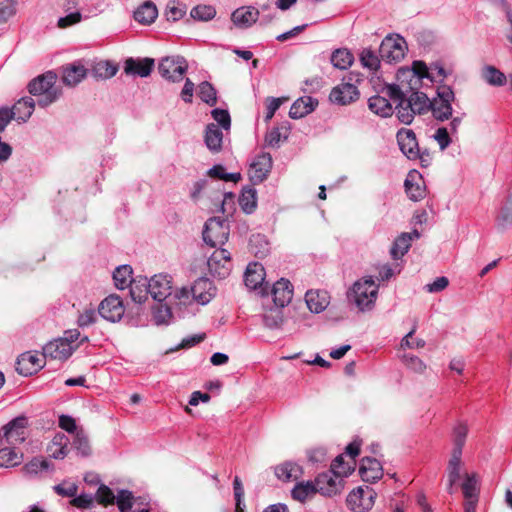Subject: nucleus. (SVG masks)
I'll return each instance as SVG.
<instances>
[{
    "mask_svg": "<svg viewBox=\"0 0 512 512\" xmlns=\"http://www.w3.org/2000/svg\"><path fill=\"white\" fill-rule=\"evenodd\" d=\"M477 482L474 475H467L462 484V490L465 499H478Z\"/></svg>",
    "mask_w": 512,
    "mask_h": 512,
    "instance_id": "obj_57",
    "label": "nucleus"
},
{
    "mask_svg": "<svg viewBox=\"0 0 512 512\" xmlns=\"http://www.w3.org/2000/svg\"><path fill=\"white\" fill-rule=\"evenodd\" d=\"M420 237V233L418 230H413L412 232H404L401 233L393 242L392 247L390 249V255L393 260L401 259L410 249L412 241L414 239H418Z\"/></svg>",
    "mask_w": 512,
    "mask_h": 512,
    "instance_id": "obj_20",
    "label": "nucleus"
},
{
    "mask_svg": "<svg viewBox=\"0 0 512 512\" xmlns=\"http://www.w3.org/2000/svg\"><path fill=\"white\" fill-rule=\"evenodd\" d=\"M276 477L285 482H290L298 479L301 474V467L296 463L287 461L277 465L274 469Z\"/></svg>",
    "mask_w": 512,
    "mask_h": 512,
    "instance_id": "obj_35",
    "label": "nucleus"
},
{
    "mask_svg": "<svg viewBox=\"0 0 512 512\" xmlns=\"http://www.w3.org/2000/svg\"><path fill=\"white\" fill-rule=\"evenodd\" d=\"M318 492V486L316 481L313 482H301L295 485L292 489V497L300 502L306 501L310 496Z\"/></svg>",
    "mask_w": 512,
    "mask_h": 512,
    "instance_id": "obj_44",
    "label": "nucleus"
},
{
    "mask_svg": "<svg viewBox=\"0 0 512 512\" xmlns=\"http://www.w3.org/2000/svg\"><path fill=\"white\" fill-rule=\"evenodd\" d=\"M351 468L352 467L349 463H344V457L342 455L337 456L331 464V471L336 477L347 476L350 473Z\"/></svg>",
    "mask_w": 512,
    "mask_h": 512,
    "instance_id": "obj_60",
    "label": "nucleus"
},
{
    "mask_svg": "<svg viewBox=\"0 0 512 512\" xmlns=\"http://www.w3.org/2000/svg\"><path fill=\"white\" fill-rule=\"evenodd\" d=\"M378 285L371 277L354 283L348 297L361 311L370 310L377 298Z\"/></svg>",
    "mask_w": 512,
    "mask_h": 512,
    "instance_id": "obj_2",
    "label": "nucleus"
},
{
    "mask_svg": "<svg viewBox=\"0 0 512 512\" xmlns=\"http://www.w3.org/2000/svg\"><path fill=\"white\" fill-rule=\"evenodd\" d=\"M188 69L187 61L182 56H167L158 65L160 75L168 81L179 82Z\"/></svg>",
    "mask_w": 512,
    "mask_h": 512,
    "instance_id": "obj_9",
    "label": "nucleus"
},
{
    "mask_svg": "<svg viewBox=\"0 0 512 512\" xmlns=\"http://www.w3.org/2000/svg\"><path fill=\"white\" fill-rule=\"evenodd\" d=\"M172 318V312L168 305L159 302L153 309V319L157 325L168 324Z\"/></svg>",
    "mask_w": 512,
    "mask_h": 512,
    "instance_id": "obj_53",
    "label": "nucleus"
},
{
    "mask_svg": "<svg viewBox=\"0 0 512 512\" xmlns=\"http://www.w3.org/2000/svg\"><path fill=\"white\" fill-rule=\"evenodd\" d=\"M229 236V226L219 217L209 218L204 226L203 240L211 247L223 245Z\"/></svg>",
    "mask_w": 512,
    "mask_h": 512,
    "instance_id": "obj_7",
    "label": "nucleus"
},
{
    "mask_svg": "<svg viewBox=\"0 0 512 512\" xmlns=\"http://www.w3.org/2000/svg\"><path fill=\"white\" fill-rule=\"evenodd\" d=\"M401 75L403 77H410L409 86L411 90H413V85L418 84L422 78H428L431 81L435 80V73L430 72V66L421 61L414 62L412 70L403 71Z\"/></svg>",
    "mask_w": 512,
    "mask_h": 512,
    "instance_id": "obj_25",
    "label": "nucleus"
},
{
    "mask_svg": "<svg viewBox=\"0 0 512 512\" xmlns=\"http://www.w3.org/2000/svg\"><path fill=\"white\" fill-rule=\"evenodd\" d=\"M186 14V6L178 5L174 0L169 1L166 8V16L169 21H177Z\"/></svg>",
    "mask_w": 512,
    "mask_h": 512,
    "instance_id": "obj_56",
    "label": "nucleus"
},
{
    "mask_svg": "<svg viewBox=\"0 0 512 512\" xmlns=\"http://www.w3.org/2000/svg\"><path fill=\"white\" fill-rule=\"evenodd\" d=\"M205 144L211 152H219L222 149L223 133L218 125L210 123L205 130Z\"/></svg>",
    "mask_w": 512,
    "mask_h": 512,
    "instance_id": "obj_31",
    "label": "nucleus"
},
{
    "mask_svg": "<svg viewBox=\"0 0 512 512\" xmlns=\"http://www.w3.org/2000/svg\"><path fill=\"white\" fill-rule=\"evenodd\" d=\"M397 142L402 153L408 158H419V146L415 133L411 129L402 128L397 132Z\"/></svg>",
    "mask_w": 512,
    "mask_h": 512,
    "instance_id": "obj_16",
    "label": "nucleus"
},
{
    "mask_svg": "<svg viewBox=\"0 0 512 512\" xmlns=\"http://www.w3.org/2000/svg\"><path fill=\"white\" fill-rule=\"evenodd\" d=\"M273 301L276 306L284 307L290 303L293 297V287L289 280L281 278L272 289Z\"/></svg>",
    "mask_w": 512,
    "mask_h": 512,
    "instance_id": "obj_23",
    "label": "nucleus"
},
{
    "mask_svg": "<svg viewBox=\"0 0 512 512\" xmlns=\"http://www.w3.org/2000/svg\"><path fill=\"white\" fill-rule=\"evenodd\" d=\"M154 67V59H133L129 58L125 61L124 71L127 74L147 77L150 75Z\"/></svg>",
    "mask_w": 512,
    "mask_h": 512,
    "instance_id": "obj_24",
    "label": "nucleus"
},
{
    "mask_svg": "<svg viewBox=\"0 0 512 512\" xmlns=\"http://www.w3.org/2000/svg\"><path fill=\"white\" fill-rule=\"evenodd\" d=\"M407 100L416 114H423L430 110L431 100L428 96L419 91H412Z\"/></svg>",
    "mask_w": 512,
    "mask_h": 512,
    "instance_id": "obj_41",
    "label": "nucleus"
},
{
    "mask_svg": "<svg viewBox=\"0 0 512 512\" xmlns=\"http://www.w3.org/2000/svg\"><path fill=\"white\" fill-rule=\"evenodd\" d=\"M355 82H358V79L352 74L344 77L342 82L332 89L329 95L331 102L338 105H348L355 102L360 95Z\"/></svg>",
    "mask_w": 512,
    "mask_h": 512,
    "instance_id": "obj_5",
    "label": "nucleus"
},
{
    "mask_svg": "<svg viewBox=\"0 0 512 512\" xmlns=\"http://www.w3.org/2000/svg\"><path fill=\"white\" fill-rule=\"evenodd\" d=\"M35 108V102L30 97H24L20 99L14 106L13 112H15L16 120L18 122L25 123L32 115Z\"/></svg>",
    "mask_w": 512,
    "mask_h": 512,
    "instance_id": "obj_39",
    "label": "nucleus"
},
{
    "mask_svg": "<svg viewBox=\"0 0 512 512\" xmlns=\"http://www.w3.org/2000/svg\"><path fill=\"white\" fill-rule=\"evenodd\" d=\"M96 495L99 503L104 505L113 504L116 501V496L113 494L112 490L103 484L98 488Z\"/></svg>",
    "mask_w": 512,
    "mask_h": 512,
    "instance_id": "obj_63",
    "label": "nucleus"
},
{
    "mask_svg": "<svg viewBox=\"0 0 512 512\" xmlns=\"http://www.w3.org/2000/svg\"><path fill=\"white\" fill-rule=\"evenodd\" d=\"M23 453L18 452L15 446H0V467L10 468L21 464Z\"/></svg>",
    "mask_w": 512,
    "mask_h": 512,
    "instance_id": "obj_34",
    "label": "nucleus"
},
{
    "mask_svg": "<svg viewBox=\"0 0 512 512\" xmlns=\"http://www.w3.org/2000/svg\"><path fill=\"white\" fill-rule=\"evenodd\" d=\"M330 60L335 68L345 70L352 65L354 57L348 49L340 48L332 53Z\"/></svg>",
    "mask_w": 512,
    "mask_h": 512,
    "instance_id": "obj_43",
    "label": "nucleus"
},
{
    "mask_svg": "<svg viewBox=\"0 0 512 512\" xmlns=\"http://www.w3.org/2000/svg\"><path fill=\"white\" fill-rule=\"evenodd\" d=\"M451 134L448 131L447 127H439L434 135L433 139L437 142L439 145L440 150H445L452 142Z\"/></svg>",
    "mask_w": 512,
    "mask_h": 512,
    "instance_id": "obj_59",
    "label": "nucleus"
},
{
    "mask_svg": "<svg viewBox=\"0 0 512 512\" xmlns=\"http://www.w3.org/2000/svg\"><path fill=\"white\" fill-rule=\"evenodd\" d=\"M482 76L490 85L502 86L506 83V76L494 66L484 67Z\"/></svg>",
    "mask_w": 512,
    "mask_h": 512,
    "instance_id": "obj_48",
    "label": "nucleus"
},
{
    "mask_svg": "<svg viewBox=\"0 0 512 512\" xmlns=\"http://www.w3.org/2000/svg\"><path fill=\"white\" fill-rule=\"evenodd\" d=\"M407 44L403 37L386 36L379 47V54L383 61L388 63L401 61L406 53Z\"/></svg>",
    "mask_w": 512,
    "mask_h": 512,
    "instance_id": "obj_8",
    "label": "nucleus"
},
{
    "mask_svg": "<svg viewBox=\"0 0 512 512\" xmlns=\"http://www.w3.org/2000/svg\"><path fill=\"white\" fill-rule=\"evenodd\" d=\"M360 62L363 67L370 71H376L380 66L378 56L369 48H364L360 53Z\"/></svg>",
    "mask_w": 512,
    "mask_h": 512,
    "instance_id": "obj_51",
    "label": "nucleus"
},
{
    "mask_svg": "<svg viewBox=\"0 0 512 512\" xmlns=\"http://www.w3.org/2000/svg\"><path fill=\"white\" fill-rule=\"evenodd\" d=\"M401 271L400 265L396 263L394 266L385 264L379 268L378 279L381 281H387L395 274H399Z\"/></svg>",
    "mask_w": 512,
    "mask_h": 512,
    "instance_id": "obj_64",
    "label": "nucleus"
},
{
    "mask_svg": "<svg viewBox=\"0 0 512 512\" xmlns=\"http://www.w3.org/2000/svg\"><path fill=\"white\" fill-rule=\"evenodd\" d=\"M134 496L131 491L120 490L116 496V504L120 512H130L133 507Z\"/></svg>",
    "mask_w": 512,
    "mask_h": 512,
    "instance_id": "obj_54",
    "label": "nucleus"
},
{
    "mask_svg": "<svg viewBox=\"0 0 512 512\" xmlns=\"http://www.w3.org/2000/svg\"><path fill=\"white\" fill-rule=\"evenodd\" d=\"M208 269L213 276L226 278L231 271V254L226 249L215 250L207 261Z\"/></svg>",
    "mask_w": 512,
    "mask_h": 512,
    "instance_id": "obj_11",
    "label": "nucleus"
},
{
    "mask_svg": "<svg viewBox=\"0 0 512 512\" xmlns=\"http://www.w3.org/2000/svg\"><path fill=\"white\" fill-rule=\"evenodd\" d=\"M158 15L156 5L151 1H146L134 12V19L142 24H151Z\"/></svg>",
    "mask_w": 512,
    "mask_h": 512,
    "instance_id": "obj_37",
    "label": "nucleus"
},
{
    "mask_svg": "<svg viewBox=\"0 0 512 512\" xmlns=\"http://www.w3.org/2000/svg\"><path fill=\"white\" fill-rule=\"evenodd\" d=\"M260 11L253 6L237 8L231 14V20L238 28L246 29L255 24L259 18Z\"/></svg>",
    "mask_w": 512,
    "mask_h": 512,
    "instance_id": "obj_18",
    "label": "nucleus"
},
{
    "mask_svg": "<svg viewBox=\"0 0 512 512\" xmlns=\"http://www.w3.org/2000/svg\"><path fill=\"white\" fill-rule=\"evenodd\" d=\"M78 347L79 344H71L66 339L58 338L50 341L43 347V355L46 358L65 361Z\"/></svg>",
    "mask_w": 512,
    "mask_h": 512,
    "instance_id": "obj_13",
    "label": "nucleus"
},
{
    "mask_svg": "<svg viewBox=\"0 0 512 512\" xmlns=\"http://www.w3.org/2000/svg\"><path fill=\"white\" fill-rule=\"evenodd\" d=\"M150 281L146 277H138L128 286L130 287V295L134 302L143 303L147 300L150 289L148 287Z\"/></svg>",
    "mask_w": 512,
    "mask_h": 512,
    "instance_id": "obj_32",
    "label": "nucleus"
},
{
    "mask_svg": "<svg viewBox=\"0 0 512 512\" xmlns=\"http://www.w3.org/2000/svg\"><path fill=\"white\" fill-rule=\"evenodd\" d=\"M113 279L118 289L127 288L134 280L132 279V268L129 265L117 267L113 273Z\"/></svg>",
    "mask_w": 512,
    "mask_h": 512,
    "instance_id": "obj_45",
    "label": "nucleus"
},
{
    "mask_svg": "<svg viewBox=\"0 0 512 512\" xmlns=\"http://www.w3.org/2000/svg\"><path fill=\"white\" fill-rule=\"evenodd\" d=\"M69 438L62 432L56 433L47 446V452L54 459H64L69 452Z\"/></svg>",
    "mask_w": 512,
    "mask_h": 512,
    "instance_id": "obj_26",
    "label": "nucleus"
},
{
    "mask_svg": "<svg viewBox=\"0 0 512 512\" xmlns=\"http://www.w3.org/2000/svg\"><path fill=\"white\" fill-rule=\"evenodd\" d=\"M190 15L193 19L208 21L215 17L216 10L211 5H198L191 10Z\"/></svg>",
    "mask_w": 512,
    "mask_h": 512,
    "instance_id": "obj_52",
    "label": "nucleus"
},
{
    "mask_svg": "<svg viewBox=\"0 0 512 512\" xmlns=\"http://www.w3.org/2000/svg\"><path fill=\"white\" fill-rule=\"evenodd\" d=\"M73 448L82 457H88L91 455V446L88 437L82 432H76L73 440Z\"/></svg>",
    "mask_w": 512,
    "mask_h": 512,
    "instance_id": "obj_49",
    "label": "nucleus"
},
{
    "mask_svg": "<svg viewBox=\"0 0 512 512\" xmlns=\"http://www.w3.org/2000/svg\"><path fill=\"white\" fill-rule=\"evenodd\" d=\"M461 456L457 453H452L451 458L448 463V487L447 491L449 494H453L454 485L460 479V468H461Z\"/></svg>",
    "mask_w": 512,
    "mask_h": 512,
    "instance_id": "obj_40",
    "label": "nucleus"
},
{
    "mask_svg": "<svg viewBox=\"0 0 512 512\" xmlns=\"http://www.w3.org/2000/svg\"><path fill=\"white\" fill-rule=\"evenodd\" d=\"M368 107L373 113L381 117L391 116L394 111L389 100L379 95H375L369 98Z\"/></svg>",
    "mask_w": 512,
    "mask_h": 512,
    "instance_id": "obj_38",
    "label": "nucleus"
},
{
    "mask_svg": "<svg viewBox=\"0 0 512 512\" xmlns=\"http://www.w3.org/2000/svg\"><path fill=\"white\" fill-rule=\"evenodd\" d=\"M402 361L408 369L416 373L421 374L426 370V364L417 356L404 354Z\"/></svg>",
    "mask_w": 512,
    "mask_h": 512,
    "instance_id": "obj_55",
    "label": "nucleus"
},
{
    "mask_svg": "<svg viewBox=\"0 0 512 512\" xmlns=\"http://www.w3.org/2000/svg\"><path fill=\"white\" fill-rule=\"evenodd\" d=\"M213 119L225 130H228L231 125V118L227 110L214 109L212 112Z\"/></svg>",
    "mask_w": 512,
    "mask_h": 512,
    "instance_id": "obj_62",
    "label": "nucleus"
},
{
    "mask_svg": "<svg viewBox=\"0 0 512 512\" xmlns=\"http://www.w3.org/2000/svg\"><path fill=\"white\" fill-rule=\"evenodd\" d=\"M98 313L103 319L115 323L122 319L125 308L119 296L110 295L101 301Z\"/></svg>",
    "mask_w": 512,
    "mask_h": 512,
    "instance_id": "obj_12",
    "label": "nucleus"
},
{
    "mask_svg": "<svg viewBox=\"0 0 512 512\" xmlns=\"http://www.w3.org/2000/svg\"><path fill=\"white\" fill-rule=\"evenodd\" d=\"M151 297L158 302L164 301L172 293V278L167 274L154 275L150 280Z\"/></svg>",
    "mask_w": 512,
    "mask_h": 512,
    "instance_id": "obj_15",
    "label": "nucleus"
},
{
    "mask_svg": "<svg viewBox=\"0 0 512 512\" xmlns=\"http://www.w3.org/2000/svg\"><path fill=\"white\" fill-rule=\"evenodd\" d=\"M318 101L310 96L300 97L290 107L289 116L292 119H299L311 113L317 106Z\"/></svg>",
    "mask_w": 512,
    "mask_h": 512,
    "instance_id": "obj_29",
    "label": "nucleus"
},
{
    "mask_svg": "<svg viewBox=\"0 0 512 512\" xmlns=\"http://www.w3.org/2000/svg\"><path fill=\"white\" fill-rule=\"evenodd\" d=\"M468 434V427L464 423H458L453 429V450L452 453L462 455V449L464 447L466 437Z\"/></svg>",
    "mask_w": 512,
    "mask_h": 512,
    "instance_id": "obj_47",
    "label": "nucleus"
},
{
    "mask_svg": "<svg viewBox=\"0 0 512 512\" xmlns=\"http://www.w3.org/2000/svg\"><path fill=\"white\" fill-rule=\"evenodd\" d=\"M386 94L393 100L398 102L396 105V116L403 124H410L415 116V112L407 100L406 92L403 87L397 84L386 86Z\"/></svg>",
    "mask_w": 512,
    "mask_h": 512,
    "instance_id": "obj_6",
    "label": "nucleus"
},
{
    "mask_svg": "<svg viewBox=\"0 0 512 512\" xmlns=\"http://www.w3.org/2000/svg\"><path fill=\"white\" fill-rule=\"evenodd\" d=\"M97 320V312L92 309H85L81 312L77 319V324L79 327L84 328L94 324Z\"/></svg>",
    "mask_w": 512,
    "mask_h": 512,
    "instance_id": "obj_61",
    "label": "nucleus"
},
{
    "mask_svg": "<svg viewBox=\"0 0 512 512\" xmlns=\"http://www.w3.org/2000/svg\"><path fill=\"white\" fill-rule=\"evenodd\" d=\"M239 204L246 214L253 213L257 207L256 190L250 187L244 188L239 197Z\"/></svg>",
    "mask_w": 512,
    "mask_h": 512,
    "instance_id": "obj_46",
    "label": "nucleus"
},
{
    "mask_svg": "<svg viewBox=\"0 0 512 512\" xmlns=\"http://www.w3.org/2000/svg\"><path fill=\"white\" fill-rule=\"evenodd\" d=\"M318 492L325 496H332L338 492L337 479L328 473L320 474L316 478Z\"/></svg>",
    "mask_w": 512,
    "mask_h": 512,
    "instance_id": "obj_42",
    "label": "nucleus"
},
{
    "mask_svg": "<svg viewBox=\"0 0 512 512\" xmlns=\"http://www.w3.org/2000/svg\"><path fill=\"white\" fill-rule=\"evenodd\" d=\"M265 279V270L260 263H250L244 274L245 285L251 289L256 290L262 285Z\"/></svg>",
    "mask_w": 512,
    "mask_h": 512,
    "instance_id": "obj_27",
    "label": "nucleus"
},
{
    "mask_svg": "<svg viewBox=\"0 0 512 512\" xmlns=\"http://www.w3.org/2000/svg\"><path fill=\"white\" fill-rule=\"evenodd\" d=\"M53 469V465L48 460L34 457L23 466L22 471L26 476L35 477L43 471H53Z\"/></svg>",
    "mask_w": 512,
    "mask_h": 512,
    "instance_id": "obj_36",
    "label": "nucleus"
},
{
    "mask_svg": "<svg viewBox=\"0 0 512 512\" xmlns=\"http://www.w3.org/2000/svg\"><path fill=\"white\" fill-rule=\"evenodd\" d=\"M495 222L496 228L500 231H504L512 225V193L502 203Z\"/></svg>",
    "mask_w": 512,
    "mask_h": 512,
    "instance_id": "obj_33",
    "label": "nucleus"
},
{
    "mask_svg": "<svg viewBox=\"0 0 512 512\" xmlns=\"http://www.w3.org/2000/svg\"><path fill=\"white\" fill-rule=\"evenodd\" d=\"M272 168V158L270 154L263 153L255 158L249 170L250 179L254 183H261Z\"/></svg>",
    "mask_w": 512,
    "mask_h": 512,
    "instance_id": "obj_17",
    "label": "nucleus"
},
{
    "mask_svg": "<svg viewBox=\"0 0 512 512\" xmlns=\"http://www.w3.org/2000/svg\"><path fill=\"white\" fill-rule=\"evenodd\" d=\"M198 96L203 102L207 103L210 106L215 105L217 102L216 90L212 86V84H210L207 81H204L199 84Z\"/></svg>",
    "mask_w": 512,
    "mask_h": 512,
    "instance_id": "obj_50",
    "label": "nucleus"
},
{
    "mask_svg": "<svg viewBox=\"0 0 512 512\" xmlns=\"http://www.w3.org/2000/svg\"><path fill=\"white\" fill-rule=\"evenodd\" d=\"M87 70L81 64H70L63 67L62 80L67 86H75L86 77Z\"/></svg>",
    "mask_w": 512,
    "mask_h": 512,
    "instance_id": "obj_30",
    "label": "nucleus"
},
{
    "mask_svg": "<svg viewBox=\"0 0 512 512\" xmlns=\"http://www.w3.org/2000/svg\"><path fill=\"white\" fill-rule=\"evenodd\" d=\"M116 72L117 67L107 61L99 62L94 67L95 75L105 79L113 77L116 74Z\"/></svg>",
    "mask_w": 512,
    "mask_h": 512,
    "instance_id": "obj_58",
    "label": "nucleus"
},
{
    "mask_svg": "<svg viewBox=\"0 0 512 512\" xmlns=\"http://www.w3.org/2000/svg\"><path fill=\"white\" fill-rule=\"evenodd\" d=\"M455 101L454 91L450 86L441 85L437 88V96L431 100L430 110L435 120L444 122L453 115L452 103Z\"/></svg>",
    "mask_w": 512,
    "mask_h": 512,
    "instance_id": "obj_3",
    "label": "nucleus"
},
{
    "mask_svg": "<svg viewBox=\"0 0 512 512\" xmlns=\"http://www.w3.org/2000/svg\"><path fill=\"white\" fill-rule=\"evenodd\" d=\"M305 301L311 312L320 313L329 305V296L325 291L310 290L305 294Z\"/></svg>",
    "mask_w": 512,
    "mask_h": 512,
    "instance_id": "obj_28",
    "label": "nucleus"
},
{
    "mask_svg": "<svg viewBox=\"0 0 512 512\" xmlns=\"http://www.w3.org/2000/svg\"><path fill=\"white\" fill-rule=\"evenodd\" d=\"M45 358L43 352H25L18 357L16 370L24 376L33 375L44 367Z\"/></svg>",
    "mask_w": 512,
    "mask_h": 512,
    "instance_id": "obj_14",
    "label": "nucleus"
},
{
    "mask_svg": "<svg viewBox=\"0 0 512 512\" xmlns=\"http://www.w3.org/2000/svg\"><path fill=\"white\" fill-rule=\"evenodd\" d=\"M359 474L363 481L374 482L382 477L383 469L377 459L365 457L361 460Z\"/></svg>",
    "mask_w": 512,
    "mask_h": 512,
    "instance_id": "obj_21",
    "label": "nucleus"
},
{
    "mask_svg": "<svg viewBox=\"0 0 512 512\" xmlns=\"http://www.w3.org/2000/svg\"><path fill=\"white\" fill-rule=\"evenodd\" d=\"M405 191L412 201H419L425 197V186L422 177L417 172H410L404 182Z\"/></svg>",
    "mask_w": 512,
    "mask_h": 512,
    "instance_id": "obj_22",
    "label": "nucleus"
},
{
    "mask_svg": "<svg viewBox=\"0 0 512 512\" xmlns=\"http://www.w3.org/2000/svg\"><path fill=\"white\" fill-rule=\"evenodd\" d=\"M56 80V73L48 71L29 82V93L34 96H41L38 100L39 106L47 107L60 97L61 90L55 87Z\"/></svg>",
    "mask_w": 512,
    "mask_h": 512,
    "instance_id": "obj_1",
    "label": "nucleus"
},
{
    "mask_svg": "<svg viewBox=\"0 0 512 512\" xmlns=\"http://www.w3.org/2000/svg\"><path fill=\"white\" fill-rule=\"evenodd\" d=\"M215 294L212 282L205 277L198 278L191 287V296L198 303L204 305L210 302Z\"/></svg>",
    "mask_w": 512,
    "mask_h": 512,
    "instance_id": "obj_19",
    "label": "nucleus"
},
{
    "mask_svg": "<svg viewBox=\"0 0 512 512\" xmlns=\"http://www.w3.org/2000/svg\"><path fill=\"white\" fill-rule=\"evenodd\" d=\"M376 496L372 488L358 487L348 494L346 503L353 512H365L373 507Z\"/></svg>",
    "mask_w": 512,
    "mask_h": 512,
    "instance_id": "obj_10",
    "label": "nucleus"
},
{
    "mask_svg": "<svg viewBox=\"0 0 512 512\" xmlns=\"http://www.w3.org/2000/svg\"><path fill=\"white\" fill-rule=\"evenodd\" d=\"M27 419L16 417L0 429V446H17L27 438Z\"/></svg>",
    "mask_w": 512,
    "mask_h": 512,
    "instance_id": "obj_4",
    "label": "nucleus"
}]
</instances>
